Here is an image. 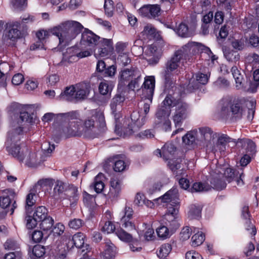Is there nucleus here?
<instances>
[{
    "label": "nucleus",
    "mask_w": 259,
    "mask_h": 259,
    "mask_svg": "<svg viewBox=\"0 0 259 259\" xmlns=\"http://www.w3.org/2000/svg\"><path fill=\"white\" fill-rule=\"evenodd\" d=\"M22 134L23 129L20 125H13L8 133L7 148L13 156L19 161L24 162L28 166L32 167L37 163L36 152L29 149L24 143L17 144Z\"/></svg>",
    "instance_id": "nucleus-1"
},
{
    "label": "nucleus",
    "mask_w": 259,
    "mask_h": 259,
    "mask_svg": "<svg viewBox=\"0 0 259 259\" xmlns=\"http://www.w3.org/2000/svg\"><path fill=\"white\" fill-rule=\"evenodd\" d=\"M83 28V26L79 22L69 20L64 22L49 30H40L36 32V36L41 41L52 34L58 38L60 45L65 46L74 39Z\"/></svg>",
    "instance_id": "nucleus-2"
},
{
    "label": "nucleus",
    "mask_w": 259,
    "mask_h": 259,
    "mask_svg": "<svg viewBox=\"0 0 259 259\" xmlns=\"http://www.w3.org/2000/svg\"><path fill=\"white\" fill-rule=\"evenodd\" d=\"M58 119L64 123L59 128L60 136L65 138L80 137L83 135L82 121L77 111L58 113Z\"/></svg>",
    "instance_id": "nucleus-3"
},
{
    "label": "nucleus",
    "mask_w": 259,
    "mask_h": 259,
    "mask_svg": "<svg viewBox=\"0 0 259 259\" xmlns=\"http://www.w3.org/2000/svg\"><path fill=\"white\" fill-rule=\"evenodd\" d=\"M99 36L94 33L91 30L85 29L81 34V38L79 43V50L76 47L67 49L66 52L64 54L65 58L70 60L73 57L82 58L90 56L96 45L100 40Z\"/></svg>",
    "instance_id": "nucleus-4"
},
{
    "label": "nucleus",
    "mask_w": 259,
    "mask_h": 259,
    "mask_svg": "<svg viewBox=\"0 0 259 259\" xmlns=\"http://www.w3.org/2000/svg\"><path fill=\"white\" fill-rule=\"evenodd\" d=\"M199 132L204 140L207 142V149L214 153H224L226 150L227 144L231 142V139L227 135L214 133L208 127L200 128Z\"/></svg>",
    "instance_id": "nucleus-5"
},
{
    "label": "nucleus",
    "mask_w": 259,
    "mask_h": 259,
    "mask_svg": "<svg viewBox=\"0 0 259 259\" xmlns=\"http://www.w3.org/2000/svg\"><path fill=\"white\" fill-rule=\"evenodd\" d=\"M177 93L172 95L168 94L162 102V106L176 107L175 113L173 116V120L176 127L181 126L183 121L187 118L189 113L188 105L182 101L180 99H177Z\"/></svg>",
    "instance_id": "nucleus-6"
},
{
    "label": "nucleus",
    "mask_w": 259,
    "mask_h": 259,
    "mask_svg": "<svg viewBox=\"0 0 259 259\" xmlns=\"http://www.w3.org/2000/svg\"><path fill=\"white\" fill-rule=\"evenodd\" d=\"M141 80L142 72L137 67L123 69L118 76V85L124 86L128 82V89L133 91L139 88Z\"/></svg>",
    "instance_id": "nucleus-7"
},
{
    "label": "nucleus",
    "mask_w": 259,
    "mask_h": 259,
    "mask_svg": "<svg viewBox=\"0 0 259 259\" xmlns=\"http://www.w3.org/2000/svg\"><path fill=\"white\" fill-rule=\"evenodd\" d=\"M243 103L242 99L234 98L232 100V97L230 96L224 97L220 101L221 112L224 115L227 114L229 112L228 106L230 105L232 117L235 120L240 119L244 112Z\"/></svg>",
    "instance_id": "nucleus-8"
},
{
    "label": "nucleus",
    "mask_w": 259,
    "mask_h": 259,
    "mask_svg": "<svg viewBox=\"0 0 259 259\" xmlns=\"http://www.w3.org/2000/svg\"><path fill=\"white\" fill-rule=\"evenodd\" d=\"M132 123L124 131V136H127L133 134H135L137 137L141 139H148L154 137V134L153 131L151 130H145L136 134L145 123V118H139V113L137 112H133L131 114Z\"/></svg>",
    "instance_id": "nucleus-9"
},
{
    "label": "nucleus",
    "mask_w": 259,
    "mask_h": 259,
    "mask_svg": "<svg viewBox=\"0 0 259 259\" xmlns=\"http://www.w3.org/2000/svg\"><path fill=\"white\" fill-rule=\"evenodd\" d=\"M98 118L100 122L101 126L103 128L105 126V122L104 116L102 113L98 112L96 115H92L91 117L87 118L84 121L82 122L83 128V136L89 137L92 138H94L99 135L98 133H95V120ZM104 129H103L104 130Z\"/></svg>",
    "instance_id": "nucleus-10"
},
{
    "label": "nucleus",
    "mask_w": 259,
    "mask_h": 259,
    "mask_svg": "<svg viewBox=\"0 0 259 259\" xmlns=\"http://www.w3.org/2000/svg\"><path fill=\"white\" fill-rule=\"evenodd\" d=\"M182 58H183L181 56V51H177L174 56L166 63L163 72V77L166 84H171L175 79V74L173 72L178 68L180 61Z\"/></svg>",
    "instance_id": "nucleus-11"
},
{
    "label": "nucleus",
    "mask_w": 259,
    "mask_h": 259,
    "mask_svg": "<svg viewBox=\"0 0 259 259\" xmlns=\"http://www.w3.org/2000/svg\"><path fill=\"white\" fill-rule=\"evenodd\" d=\"M131 220L126 219L125 217L121 218L120 221V228L115 231V234L117 237L123 241L131 242L133 240L132 235L124 230L125 229L128 231H131L136 229L135 225Z\"/></svg>",
    "instance_id": "nucleus-12"
},
{
    "label": "nucleus",
    "mask_w": 259,
    "mask_h": 259,
    "mask_svg": "<svg viewBox=\"0 0 259 259\" xmlns=\"http://www.w3.org/2000/svg\"><path fill=\"white\" fill-rule=\"evenodd\" d=\"M170 114L169 108L162 106L158 109L156 113V124L161 127L165 131H167L171 128V122L168 118Z\"/></svg>",
    "instance_id": "nucleus-13"
},
{
    "label": "nucleus",
    "mask_w": 259,
    "mask_h": 259,
    "mask_svg": "<svg viewBox=\"0 0 259 259\" xmlns=\"http://www.w3.org/2000/svg\"><path fill=\"white\" fill-rule=\"evenodd\" d=\"M8 112L15 114L20 113V119L22 122L33 125L38 122V119L33 114H29L27 112H21L20 105L16 103L11 104L8 108Z\"/></svg>",
    "instance_id": "nucleus-14"
},
{
    "label": "nucleus",
    "mask_w": 259,
    "mask_h": 259,
    "mask_svg": "<svg viewBox=\"0 0 259 259\" xmlns=\"http://www.w3.org/2000/svg\"><path fill=\"white\" fill-rule=\"evenodd\" d=\"M84 238L85 235L81 232H78L72 237L70 235H65L61 237L64 243L63 246L67 250L71 249L74 246L77 248H81L84 243Z\"/></svg>",
    "instance_id": "nucleus-15"
},
{
    "label": "nucleus",
    "mask_w": 259,
    "mask_h": 259,
    "mask_svg": "<svg viewBox=\"0 0 259 259\" xmlns=\"http://www.w3.org/2000/svg\"><path fill=\"white\" fill-rule=\"evenodd\" d=\"M155 86V79L154 76H146L141 86L142 98L148 100L152 103Z\"/></svg>",
    "instance_id": "nucleus-16"
},
{
    "label": "nucleus",
    "mask_w": 259,
    "mask_h": 259,
    "mask_svg": "<svg viewBox=\"0 0 259 259\" xmlns=\"http://www.w3.org/2000/svg\"><path fill=\"white\" fill-rule=\"evenodd\" d=\"M206 46L201 43L194 41L189 42L178 51H181V56L186 59L189 56L203 52Z\"/></svg>",
    "instance_id": "nucleus-17"
},
{
    "label": "nucleus",
    "mask_w": 259,
    "mask_h": 259,
    "mask_svg": "<svg viewBox=\"0 0 259 259\" xmlns=\"http://www.w3.org/2000/svg\"><path fill=\"white\" fill-rule=\"evenodd\" d=\"M15 196L14 192H11L10 195H4L0 197V206L5 209L2 218L9 211L11 212V214L13 213L15 209L17 207Z\"/></svg>",
    "instance_id": "nucleus-18"
},
{
    "label": "nucleus",
    "mask_w": 259,
    "mask_h": 259,
    "mask_svg": "<svg viewBox=\"0 0 259 259\" xmlns=\"http://www.w3.org/2000/svg\"><path fill=\"white\" fill-rule=\"evenodd\" d=\"M98 45L99 47L95 53L96 57H107L113 50L112 42L110 39L101 38Z\"/></svg>",
    "instance_id": "nucleus-19"
},
{
    "label": "nucleus",
    "mask_w": 259,
    "mask_h": 259,
    "mask_svg": "<svg viewBox=\"0 0 259 259\" xmlns=\"http://www.w3.org/2000/svg\"><path fill=\"white\" fill-rule=\"evenodd\" d=\"M208 80V76L207 74L202 73H197L195 74V77L194 76L190 79L189 84L187 86V90L189 92H192L193 90L198 89L199 88V84H205L207 83Z\"/></svg>",
    "instance_id": "nucleus-20"
},
{
    "label": "nucleus",
    "mask_w": 259,
    "mask_h": 259,
    "mask_svg": "<svg viewBox=\"0 0 259 259\" xmlns=\"http://www.w3.org/2000/svg\"><path fill=\"white\" fill-rule=\"evenodd\" d=\"M124 100L125 97L123 95L116 94L111 102L110 107L112 113L116 121L120 118L119 110Z\"/></svg>",
    "instance_id": "nucleus-21"
},
{
    "label": "nucleus",
    "mask_w": 259,
    "mask_h": 259,
    "mask_svg": "<svg viewBox=\"0 0 259 259\" xmlns=\"http://www.w3.org/2000/svg\"><path fill=\"white\" fill-rule=\"evenodd\" d=\"M9 30L7 33L8 38L14 40L19 38L21 36V32L19 30L20 23L18 21H13L7 24Z\"/></svg>",
    "instance_id": "nucleus-22"
},
{
    "label": "nucleus",
    "mask_w": 259,
    "mask_h": 259,
    "mask_svg": "<svg viewBox=\"0 0 259 259\" xmlns=\"http://www.w3.org/2000/svg\"><path fill=\"white\" fill-rule=\"evenodd\" d=\"M76 98L77 100L86 98L90 91V85L87 83H80L75 84Z\"/></svg>",
    "instance_id": "nucleus-23"
},
{
    "label": "nucleus",
    "mask_w": 259,
    "mask_h": 259,
    "mask_svg": "<svg viewBox=\"0 0 259 259\" xmlns=\"http://www.w3.org/2000/svg\"><path fill=\"white\" fill-rule=\"evenodd\" d=\"M178 197V190L176 188H172L159 198L158 200L160 199L161 202L167 203V204L169 203H177L179 199Z\"/></svg>",
    "instance_id": "nucleus-24"
},
{
    "label": "nucleus",
    "mask_w": 259,
    "mask_h": 259,
    "mask_svg": "<svg viewBox=\"0 0 259 259\" xmlns=\"http://www.w3.org/2000/svg\"><path fill=\"white\" fill-rule=\"evenodd\" d=\"M65 195L69 200L71 204H73L78 200L79 198L78 188L73 185H70L66 189Z\"/></svg>",
    "instance_id": "nucleus-25"
},
{
    "label": "nucleus",
    "mask_w": 259,
    "mask_h": 259,
    "mask_svg": "<svg viewBox=\"0 0 259 259\" xmlns=\"http://www.w3.org/2000/svg\"><path fill=\"white\" fill-rule=\"evenodd\" d=\"M105 179L104 175L102 173H99L94 179L93 184L91 187L94 188L97 193H100L103 190L105 185L103 180Z\"/></svg>",
    "instance_id": "nucleus-26"
},
{
    "label": "nucleus",
    "mask_w": 259,
    "mask_h": 259,
    "mask_svg": "<svg viewBox=\"0 0 259 259\" xmlns=\"http://www.w3.org/2000/svg\"><path fill=\"white\" fill-rule=\"evenodd\" d=\"M61 98L71 102L76 100L75 85L66 88L64 92L61 94Z\"/></svg>",
    "instance_id": "nucleus-27"
},
{
    "label": "nucleus",
    "mask_w": 259,
    "mask_h": 259,
    "mask_svg": "<svg viewBox=\"0 0 259 259\" xmlns=\"http://www.w3.org/2000/svg\"><path fill=\"white\" fill-rule=\"evenodd\" d=\"M177 215L165 213L163 216L162 221L166 226H168L170 229H175L178 227L177 221Z\"/></svg>",
    "instance_id": "nucleus-28"
},
{
    "label": "nucleus",
    "mask_w": 259,
    "mask_h": 259,
    "mask_svg": "<svg viewBox=\"0 0 259 259\" xmlns=\"http://www.w3.org/2000/svg\"><path fill=\"white\" fill-rule=\"evenodd\" d=\"M110 194L117 197L121 192V182L117 179H112L110 182Z\"/></svg>",
    "instance_id": "nucleus-29"
},
{
    "label": "nucleus",
    "mask_w": 259,
    "mask_h": 259,
    "mask_svg": "<svg viewBox=\"0 0 259 259\" xmlns=\"http://www.w3.org/2000/svg\"><path fill=\"white\" fill-rule=\"evenodd\" d=\"M141 35L144 39H152L156 36V29L151 24H147L144 26Z\"/></svg>",
    "instance_id": "nucleus-30"
},
{
    "label": "nucleus",
    "mask_w": 259,
    "mask_h": 259,
    "mask_svg": "<svg viewBox=\"0 0 259 259\" xmlns=\"http://www.w3.org/2000/svg\"><path fill=\"white\" fill-rule=\"evenodd\" d=\"M202 206L201 205L192 204L189 208L188 212L190 219H198L201 217Z\"/></svg>",
    "instance_id": "nucleus-31"
},
{
    "label": "nucleus",
    "mask_w": 259,
    "mask_h": 259,
    "mask_svg": "<svg viewBox=\"0 0 259 259\" xmlns=\"http://www.w3.org/2000/svg\"><path fill=\"white\" fill-rule=\"evenodd\" d=\"M215 172L218 175L220 174H222L223 172L226 178L227 181L229 183L234 179L235 176H238L237 172L231 168H227L225 170L222 168L220 170L219 169V168H217L215 170Z\"/></svg>",
    "instance_id": "nucleus-32"
},
{
    "label": "nucleus",
    "mask_w": 259,
    "mask_h": 259,
    "mask_svg": "<svg viewBox=\"0 0 259 259\" xmlns=\"http://www.w3.org/2000/svg\"><path fill=\"white\" fill-rule=\"evenodd\" d=\"M183 143L185 145L193 147L195 145L196 140V133L194 131L188 132L182 137Z\"/></svg>",
    "instance_id": "nucleus-33"
},
{
    "label": "nucleus",
    "mask_w": 259,
    "mask_h": 259,
    "mask_svg": "<svg viewBox=\"0 0 259 259\" xmlns=\"http://www.w3.org/2000/svg\"><path fill=\"white\" fill-rule=\"evenodd\" d=\"M176 147L172 143H166L162 147L163 158L166 160L170 159V156L174 155Z\"/></svg>",
    "instance_id": "nucleus-34"
},
{
    "label": "nucleus",
    "mask_w": 259,
    "mask_h": 259,
    "mask_svg": "<svg viewBox=\"0 0 259 259\" xmlns=\"http://www.w3.org/2000/svg\"><path fill=\"white\" fill-rule=\"evenodd\" d=\"M175 31L179 36L182 37H189L192 35L191 33L189 30L188 25L183 23L179 25L175 29Z\"/></svg>",
    "instance_id": "nucleus-35"
},
{
    "label": "nucleus",
    "mask_w": 259,
    "mask_h": 259,
    "mask_svg": "<svg viewBox=\"0 0 259 259\" xmlns=\"http://www.w3.org/2000/svg\"><path fill=\"white\" fill-rule=\"evenodd\" d=\"M231 72L235 80L236 87L238 89L241 88L243 87V75L240 73V71L238 69L236 66H233L232 67Z\"/></svg>",
    "instance_id": "nucleus-36"
},
{
    "label": "nucleus",
    "mask_w": 259,
    "mask_h": 259,
    "mask_svg": "<svg viewBox=\"0 0 259 259\" xmlns=\"http://www.w3.org/2000/svg\"><path fill=\"white\" fill-rule=\"evenodd\" d=\"M223 52L225 57L229 62H233L239 60L240 57L238 52L227 48L224 49Z\"/></svg>",
    "instance_id": "nucleus-37"
},
{
    "label": "nucleus",
    "mask_w": 259,
    "mask_h": 259,
    "mask_svg": "<svg viewBox=\"0 0 259 259\" xmlns=\"http://www.w3.org/2000/svg\"><path fill=\"white\" fill-rule=\"evenodd\" d=\"M113 85L109 81L104 80L99 85V91L101 95H107L110 94L112 90Z\"/></svg>",
    "instance_id": "nucleus-38"
},
{
    "label": "nucleus",
    "mask_w": 259,
    "mask_h": 259,
    "mask_svg": "<svg viewBox=\"0 0 259 259\" xmlns=\"http://www.w3.org/2000/svg\"><path fill=\"white\" fill-rule=\"evenodd\" d=\"M48 216V209L45 206H40L37 207L33 213V217L35 219L40 222L43 219H45V217Z\"/></svg>",
    "instance_id": "nucleus-39"
},
{
    "label": "nucleus",
    "mask_w": 259,
    "mask_h": 259,
    "mask_svg": "<svg viewBox=\"0 0 259 259\" xmlns=\"http://www.w3.org/2000/svg\"><path fill=\"white\" fill-rule=\"evenodd\" d=\"M181 159H177L176 160L169 159L168 162V166L169 168L172 171L176 172L177 175L181 174V172H179V171H181V170H180L181 168Z\"/></svg>",
    "instance_id": "nucleus-40"
},
{
    "label": "nucleus",
    "mask_w": 259,
    "mask_h": 259,
    "mask_svg": "<svg viewBox=\"0 0 259 259\" xmlns=\"http://www.w3.org/2000/svg\"><path fill=\"white\" fill-rule=\"evenodd\" d=\"M171 249V245L169 243H164L161 245L157 253L158 256L159 258L167 257L170 252Z\"/></svg>",
    "instance_id": "nucleus-41"
},
{
    "label": "nucleus",
    "mask_w": 259,
    "mask_h": 259,
    "mask_svg": "<svg viewBox=\"0 0 259 259\" xmlns=\"http://www.w3.org/2000/svg\"><path fill=\"white\" fill-rule=\"evenodd\" d=\"M40 222V228L44 231L51 229L54 223V220L50 216L46 217L45 219H43Z\"/></svg>",
    "instance_id": "nucleus-42"
},
{
    "label": "nucleus",
    "mask_w": 259,
    "mask_h": 259,
    "mask_svg": "<svg viewBox=\"0 0 259 259\" xmlns=\"http://www.w3.org/2000/svg\"><path fill=\"white\" fill-rule=\"evenodd\" d=\"M210 189V186L207 184L201 182H196L192 186V192H205L208 191Z\"/></svg>",
    "instance_id": "nucleus-43"
},
{
    "label": "nucleus",
    "mask_w": 259,
    "mask_h": 259,
    "mask_svg": "<svg viewBox=\"0 0 259 259\" xmlns=\"http://www.w3.org/2000/svg\"><path fill=\"white\" fill-rule=\"evenodd\" d=\"M192 245L193 246H198L201 245L204 240V235L202 232L198 231L192 237Z\"/></svg>",
    "instance_id": "nucleus-44"
},
{
    "label": "nucleus",
    "mask_w": 259,
    "mask_h": 259,
    "mask_svg": "<svg viewBox=\"0 0 259 259\" xmlns=\"http://www.w3.org/2000/svg\"><path fill=\"white\" fill-rule=\"evenodd\" d=\"M244 144L246 146V151L247 154L252 156L256 152L255 144L250 140L247 139L244 141Z\"/></svg>",
    "instance_id": "nucleus-45"
},
{
    "label": "nucleus",
    "mask_w": 259,
    "mask_h": 259,
    "mask_svg": "<svg viewBox=\"0 0 259 259\" xmlns=\"http://www.w3.org/2000/svg\"><path fill=\"white\" fill-rule=\"evenodd\" d=\"M254 82L250 83L249 89L252 92H255L259 86V68L254 70L253 74Z\"/></svg>",
    "instance_id": "nucleus-46"
},
{
    "label": "nucleus",
    "mask_w": 259,
    "mask_h": 259,
    "mask_svg": "<svg viewBox=\"0 0 259 259\" xmlns=\"http://www.w3.org/2000/svg\"><path fill=\"white\" fill-rule=\"evenodd\" d=\"M104 10L105 14L108 17H111L113 14L114 3L112 0H105Z\"/></svg>",
    "instance_id": "nucleus-47"
},
{
    "label": "nucleus",
    "mask_w": 259,
    "mask_h": 259,
    "mask_svg": "<svg viewBox=\"0 0 259 259\" xmlns=\"http://www.w3.org/2000/svg\"><path fill=\"white\" fill-rule=\"evenodd\" d=\"M35 192L34 190H31L29 193L27 195L26 199V209L27 210L29 207L33 206L35 203Z\"/></svg>",
    "instance_id": "nucleus-48"
},
{
    "label": "nucleus",
    "mask_w": 259,
    "mask_h": 259,
    "mask_svg": "<svg viewBox=\"0 0 259 259\" xmlns=\"http://www.w3.org/2000/svg\"><path fill=\"white\" fill-rule=\"evenodd\" d=\"M115 255V247L113 244H111L105 250L103 257V259H113Z\"/></svg>",
    "instance_id": "nucleus-49"
},
{
    "label": "nucleus",
    "mask_w": 259,
    "mask_h": 259,
    "mask_svg": "<svg viewBox=\"0 0 259 259\" xmlns=\"http://www.w3.org/2000/svg\"><path fill=\"white\" fill-rule=\"evenodd\" d=\"M214 86L215 88L219 89H226L230 86V82L223 77H219L214 82Z\"/></svg>",
    "instance_id": "nucleus-50"
},
{
    "label": "nucleus",
    "mask_w": 259,
    "mask_h": 259,
    "mask_svg": "<svg viewBox=\"0 0 259 259\" xmlns=\"http://www.w3.org/2000/svg\"><path fill=\"white\" fill-rule=\"evenodd\" d=\"M4 247L6 250H14L19 248V244L15 240L9 239L4 243Z\"/></svg>",
    "instance_id": "nucleus-51"
},
{
    "label": "nucleus",
    "mask_w": 259,
    "mask_h": 259,
    "mask_svg": "<svg viewBox=\"0 0 259 259\" xmlns=\"http://www.w3.org/2000/svg\"><path fill=\"white\" fill-rule=\"evenodd\" d=\"M46 252L45 248L41 245H35L32 249V254L37 258L43 256Z\"/></svg>",
    "instance_id": "nucleus-52"
},
{
    "label": "nucleus",
    "mask_w": 259,
    "mask_h": 259,
    "mask_svg": "<svg viewBox=\"0 0 259 259\" xmlns=\"http://www.w3.org/2000/svg\"><path fill=\"white\" fill-rule=\"evenodd\" d=\"M169 228L168 226H162L158 227L156 229V233L159 237L162 238H166L169 236Z\"/></svg>",
    "instance_id": "nucleus-53"
},
{
    "label": "nucleus",
    "mask_w": 259,
    "mask_h": 259,
    "mask_svg": "<svg viewBox=\"0 0 259 259\" xmlns=\"http://www.w3.org/2000/svg\"><path fill=\"white\" fill-rule=\"evenodd\" d=\"M167 211L166 213L177 215L179 212V202L178 201L177 203H169L167 205Z\"/></svg>",
    "instance_id": "nucleus-54"
},
{
    "label": "nucleus",
    "mask_w": 259,
    "mask_h": 259,
    "mask_svg": "<svg viewBox=\"0 0 259 259\" xmlns=\"http://www.w3.org/2000/svg\"><path fill=\"white\" fill-rule=\"evenodd\" d=\"M14 68L13 64H10L7 62H4L0 63V70L5 75H8L9 72Z\"/></svg>",
    "instance_id": "nucleus-55"
},
{
    "label": "nucleus",
    "mask_w": 259,
    "mask_h": 259,
    "mask_svg": "<svg viewBox=\"0 0 259 259\" xmlns=\"http://www.w3.org/2000/svg\"><path fill=\"white\" fill-rule=\"evenodd\" d=\"M126 165L122 160H115L113 169L116 172H121L125 169Z\"/></svg>",
    "instance_id": "nucleus-56"
},
{
    "label": "nucleus",
    "mask_w": 259,
    "mask_h": 259,
    "mask_svg": "<svg viewBox=\"0 0 259 259\" xmlns=\"http://www.w3.org/2000/svg\"><path fill=\"white\" fill-rule=\"evenodd\" d=\"M66 189L67 188H65V185L63 182L60 181H57L54 188V191L56 194L60 195L64 192H65Z\"/></svg>",
    "instance_id": "nucleus-57"
},
{
    "label": "nucleus",
    "mask_w": 259,
    "mask_h": 259,
    "mask_svg": "<svg viewBox=\"0 0 259 259\" xmlns=\"http://www.w3.org/2000/svg\"><path fill=\"white\" fill-rule=\"evenodd\" d=\"M25 219L26 221V226L28 229H32L35 228L37 225V222H39L34 217L30 215H27Z\"/></svg>",
    "instance_id": "nucleus-58"
},
{
    "label": "nucleus",
    "mask_w": 259,
    "mask_h": 259,
    "mask_svg": "<svg viewBox=\"0 0 259 259\" xmlns=\"http://www.w3.org/2000/svg\"><path fill=\"white\" fill-rule=\"evenodd\" d=\"M3 259H22V252L20 251L10 252L6 253Z\"/></svg>",
    "instance_id": "nucleus-59"
},
{
    "label": "nucleus",
    "mask_w": 259,
    "mask_h": 259,
    "mask_svg": "<svg viewBox=\"0 0 259 259\" xmlns=\"http://www.w3.org/2000/svg\"><path fill=\"white\" fill-rule=\"evenodd\" d=\"M115 230V226L114 224L110 222H106L102 228V231L104 233L109 234Z\"/></svg>",
    "instance_id": "nucleus-60"
},
{
    "label": "nucleus",
    "mask_w": 259,
    "mask_h": 259,
    "mask_svg": "<svg viewBox=\"0 0 259 259\" xmlns=\"http://www.w3.org/2000/svg\"><path fill=\"white\" fill-rule=\"evenodd\" d=\"M83 224L82 221L79 219H74L71 220L68 223L69 227L74 230L80 228Z\"/></svg>",
    "instance_id": "nucleus-61"
},
{
    "label": "nucleus",
    "mask_w": 259,
    "mask_h": 259,
    "mask_svg": "<svg viewBox=\"0 0 259 259\" xmlns=\"http://www.w3.org/2000/svg\"><path fill=\"white\" fill-rule=\"evenodd\" d=\"M191 228L187 226L184 227L180 233L181 239L183 241L188 239L191 235Z\"/></svg>",
    "instance_id": "nucleus-62"
},
{
    "label": "nucleus",
    "mask_w": 259,
    "mask_h": 259,
    "mask_svg": "<svg viewBox=\"0 0 259 259\" xmlns=\"http://www.w3.org/2000/svg\"><path fill=\"white\" fill-rule=\"evenodd\" d=\"M117 61L123 66L127 65L131 62V59L127 53L119 55Z\"/></svg>",
    "instance_id": "nucleus-63"
},
{
    "label": "nucleus",
    "mask_w": 259,
    "mask_h": 259,
    "mask_svg": "<svg viewBox=\"0 0 259 259\" xmlns=\"http://www.w3.org/2000/svg\"><path fill=\"white\" fill-rule=\"evenodd\" d=\"M121 218H125L126 219H132L133 215V210L132 208L126 206L124 210L120 213Z\"/></svg>",
    "instance_id": "nucleus-64"
}]
</instances>
